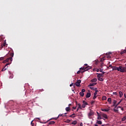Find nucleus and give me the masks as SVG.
<instances>
[{
    "label": "nucleus",
    "instance_id": "ddd939ff",
    "mask_svg": "<svg viewBox=\"0 0 126 126\" xmlns=\"http://www.w3.org/2000/svg\"><path fill=\"white\" fill-rule=\"evenodd\" d=\"M97 77H103L104 76V75L102 74H100V73H97Z\"/></svg>",
    "mask_w": 126,
    "mask_h": 126
},
{
    "label": "nucleus",
    "instance_id": "a211bd4d",
    "mask_svg": "<svg viewBox=\"0 0 126 126\" xmlns=\"http://www.w3.org/2000/svg\"><path fill=\"white\" fill-rule=\"evenodd\" d=\"M126 50H124L123 51H121L120 54L121 55H124V54H126Z\"/></svg>",
    "mask_w": 126,
    "mask_h": 126
},
{
    "label": "nucleus",
    "instance_id": "680f3d73",
    "mask_svg": "<svg viewBox=\"0 0 126 126\" xmlns=\"http://www.w3.org/2000/svg\"><path fill=\"white\" fill-rule=\"evenodd\" d=\"M84 65H86V66H87V64H85Z\"/></svg>",
    "mask_w": 126,
    "mask_h": 126
},
{
    "label": "nucleus",
    "instance_id": "cd10ccee",
    "mask_svg": "<svg viewBox=\"0 0 126 126\" xmlns=\"http://www.w3.org/2000/svg\"><path fill=\"white\" fill-rule=\"evenodd\" d=\"M14 55V54L13 53H11L10 54V57H10V58H12H12H13Z\"/></svg>",
    "mask_w": 126,
    "mask_h": 126
},
{
    "label": "nucleus",
    "instance_id": "bb28decb",
    "mask_svg": "<svg viewBox=\"0 0 126 126\" xmlns=\"http://www.w3.org/2000/svg\"><path fill=\"white\" fill-rule=\"evenodd\" d=\"M79 94H80V96H81V97H83V96H84V93H83L80 92L79 93Z\"/></svg>",
    "mask_w": 126,
    "mask_h": 126
},
{
    "label": "nucleus",
    "instance_id": "052dcab7",
    "mask_svg": "<svg viewBox=\"0 0 126 126\" xmlns=\"http://www.w3.org/2000/svg\"><path fill=\"white\" fill-rule=\"evenodd\" d=\"M79 108H77V110H76V112H78V109H79Z\"/></svg>",
    "mask_w": 126,
    "mask_h": 126
},
{
    "label": "nucleus",
    "instance_id": "b1692460",
    "mask_svg": "<svg viewBox=\"0 0 126 126\" xmlns=\"http://www.w3.org/2000/svg\"><path fill=\"white\" fill-rule=\"evenodd\" d=\"M70 110V108L69 107H66L65 108V110L67 111V112H68V111H69Z\"/></svg>",
    "mask_w": 126,
    "mask_h": 126
},
{
    "label": "nucleus",
    "instance_id": "72a5a7b5",
    "mask_svg": "<svg viewBox=\"0 0 126 126\" xmlns=\"http://www.w3.org/2000/svg\"><path fill=\"white\" fill-rule=\"evenodd\" d=\"M84 92H85V89H82L81 93H84Z\"/></svg>",
    "mask_w": 126,
    "mask_h": 126
},
{
    "label": "nucleus",
    "instance_id": "4468645a",
    "mask_svg": "<svg viewBox=\"0 0 126 126\" xmlns=\"http://www.w3.org/2000/svg\"><path fill=\"white\" fill-rule=\"evenodd\" d=\"M119 95H120V98H122V97H123V95H124V94L121 91H120Z\"/></svg>",
    "mask_w": 126,
    "mask_h": 126
},
{
    "label": "nucleus",
    "instance_id": "2f4dec72",
    "mask_svg": "<svg viewBox=\"0 0 126 126\" xmlns=\"http://www.w3.org/2000/svg\"><path fill=\"white\" fill-rule=\"evenodd\" d=\"M103 65H104V63H102L101 65H100L101 68H103Z\"/></svg>",
    "mask_w": 126,
    "mask_h": 126
},
{
    "label": "nucleus",
    "instance_id": "7ed1b4c3",
    "mask_svg": "<svg viewBox=\"0 0 126 126\" xmlns=\"http://www.w3.org/2000/svg\"><path fill=\"white\" fill-rule=\"evenodd\" d=\"M80 83H81V80H77V82L75 83L76 86H77V87H80Z\"/></svg>",
    "mask_w": 126,
    "mask_h": 126
},
{
    "label": "nucleus",
    "instance_id": "1a4fd4ad",
    "mask_svg": "<svg viewBox=\"0 0 126 126\" xmlns=\"http://www.w3.org/2000/svg\"><path fill=\"white\" fill-rule=\"evenodd\" d=\"M91 96V94L90 93V92H88L87 93L86 95V98H89Z\"/></svg>",
    "mask_w": 126,
    "mask_h": 126
},
{
    "label": "nucleus",
    "instance_id": "864d4df0",
    "mask_svg": "<svg viewBox=\"0 0 126 126\" xmlns=\"http://www.w3.org/2000/svg\"><path fill=\"white\" fill-rule=\"evenodd\" d=\"M95 92H96V93H98V92H99V91L96 90L95 91Z\"/></svg>",
    "mask_w": 126,
    "mask_h": 126
},
{
    "label": "nucleus",
    "instance_id": "774afa93",
    "mask_svg": "<svg viewBox=\"0 0 126 126\" xmlns=\"http://www.w3.org/2000/svg\"><path fill=\"white\" fill-rule=\"evenodd\" d=\"M125 67L126 68V63L125 64Z\"/></svg>",
    "mask_w": 126,
    "mask_h": 126
},
{
    "label": "nucleus",
    "instance_id": "f704fd0d",
    "mask_svg": "<svg viewBox=\"0 0 126 126\" xmlns=\"http://www.w3.org/2000/svg\"><path fill=\"white\" fill-rule=\"evenodd\" d=\"M96 98H97V95H95L94 94L93 99H96Z\"/></svg>",
    "mask_w": 126,
    "mask_h": 126
},
{
    "label": "nucleus",
    "instance_id": "69168bd1",
    "mask_svg": "<svg viewBox=\"0 0 126 126\" xmlns=\"http://www.w3.org/2000/svg\"><path fill=\"white\" fill-rule=\"evenodd\" d=\"M95 64H98V63H97V62H95Z\"/></svg>",
    "mask_w": 126,
    "mask_h": 126
},
{
    "label": "nucleus",
    "instance_id": "338daca9",
    "mask_svg": "<svg viewBox=\"0 0 126 126\" xmlns=\"http://www.w3.org/2000/svg\"><path fill=\"white\" fill-rule=\"evenodd\" d=\"M109 54L110 55H111V54H112V53H109Z\"/></svg>",
    "mask_w": 126,
    "mask_h": 126
},
{
    "label": "nucleus",
    "instance_id": "49530a36",
    "mask_svg": "<svg viewBox=\"0 0 126 126\" xmlns=\"http://www.w3.org/2000/svg\"><path fill=\"white\" fill-rule=\"evenodd\" d=\"M96 113H97V116H100V114H99V113H98V112H96Z\"/></svg>",
    "mask_w": 126,
    "mask_h": 126
},
{
    "label": "nucleus",
    "instance_id": "9b49d317",
    "mask_svg": "<svg viewBox=\"0 0 126 126\" xmlns=\"http://www.w3.org/2000/svg\"><path fill=\"white\" fill-rule=\"evenodd\" d=\"M107 101L108 102V103L111 104L112 103V98H111V97H109L107 99Z\"/></svg>",
    "mask_w": 126,
    "mask_h": 126
},
{
    "label": "nucleus",
    "instance_id": "0e129e2a",
    "mask_svg": "<svg viewBox=\"0 0 126 126\" xmlns=\"http://www.w3.org/2000/svg\"><path fill=\"white\" fill-rule=\"evenodd\" d=\"M70 106H71V104H69V107Z\"/></svg>",
    "mask_w": 126,
    "mask_h": 126
},
{
    "label": "nucleus",
    "instance_id": "6e6552de",
    "mask_svg": "<svg viewBox=\"0 0 126 126\" xmlns=\"http://www.w3.org/2000/svg\"><path fill=\"white\" fill-rule=\"evenodd\" d=\"M97 84V83H92V84H90L88 87H91L92 86H95V85H96Z\"/></svg>",
    "mask_w": 126,
    "mask_h": 126
},
{
    "label": "nucleus",
    "instance_id": "7c9ffc66",
    "mask_svg": "<svg viewBox=\"0 0 126 126\" xmlns=\"http://www.w3.org/2000/svg\"><path fill=\"white\" fill-rule=\"evenodd\" d=\"M126 117H123V118L122 119V121L123 122H124V121H126Z\"/></svg>",
    "mask_w": 126,
    "mask_h": 126
},
{
    "label": "nucleus",
    "instance_id": "de8ad7c7",
    "mask_svg": "<svg viewBox=\"0 0 126 126\" xmlns=\"http://www.w3.org/2000/svg\"><path fill=\"white\" fill-rule=\"evenodd\" d=\"M99 69H97L96 70V71H97V72H99Z\"/></svg>",
    "mask_w": 126,
    "mask_h": 126
},
{
    "label": "nucleus",
    "instance_id": "09e8293b",
    "mask_svg": "<svg viewBox=\"0 0 126 126\" xmlns=\"http://www.w3.org/2000/svg\"><path fill=\"white\" fill-rule=\"evenodd\" d=\"M80 126H83V124H82V123H81L80 124Z\"/></svg>",
    "mask_w": 126,
    "mask_h": 126
},
{
    "label": "nucleus",
    "instance_id": "a19ab883",
    "mask_svg": "<svg viewBox=\"0 0 126 126\" xmlns=\"http://www.w3.org/2000/svg\"><path fill=\"white\" fill-rule=\"evenodd\" d=\"M31 124L32 126H34V123H33V121H32Z\"/></svg>",
    "mask_w": 126,
    "mask_h": 126
},
{
    "label": "nucleus",
    "instance_id": "4c0bfd02",
    "mask_svg": "<svg viewBox=\"0 0 126 126\" xmlns=\"http://www.w3.org/2000/svg\"><path fill=\"white\" fill-rule=\"evenodd\" d=\"M99 71H100V72H103V68H101L100 69Z\"/></svg>",
    "mask_w": 126,
    "mask_h": 126
},
{
    "label": "nucleus",
    "instance_id": "c756f323",
    "mask_svg": "<svg viewBox=\"0 0 126 126\" xmlns=\"http://www.w3.org/2000/svg\"><path fill=\"white\" fill-rule=\"evenodd\" d=\"M5 70H6V68H5V67H4V68H3L1 70V71H5Z\"/></svg>",
    "mask_w": 126,
    "mask_h": 126
},
{
    "label": "nucleus",
    "instance_id": "3c124183",
    "mask_svg": "<svg viewBox=\"0 0 126 126\" xmlns=\"http://www.w3.org/2000/svg\"><path fill=\"white\" fill-rule=\"evenodd\" d=\"M104 61H105V59L104 58H102V59L101 60V62H102V61L103 62Z\"/></svg>",
    "mask_w": 126,
    "mask_h": 126
},
{
    "label": "nucleus",
    "instance_id": "13d9d810",
    "mask_svg": "<svg viewBox=\"0 0 126 126\" xmlns=\"http://www.w3.org/2000/svg\"><path fill=\"white\" fill-rule=\"evenodd\" d=\"M114 112H118V110L114 109Z\"/></svg>",
    "mask_w": 126,
    "mask_h": 126
},
{
    "label": "nucleus",
    "instance_id": "2eb2a0df",
    "mask_svg": "<svg viewBox=\"0 0 126 126\" xmlns=\"http://www.w3.org/2000/svg\"><path fill=\"white\" fill-rule=\"evenodd\" d=\"M55 124H56V122H55L54 121H50L48 125H55Z\"/></svg>",
    "mask_w": 126,
    "mask_h": 126
},
{
    "label": "nucleus",
    "instance_id": "e433bc0d",
    "mask_svg": "<svg viewBox=\"0 0 126 126\" xmlns=\"http://www.w3.org/2000/svg\"><path fill=\"white\" fill-rule=\"evenodd\" d=\"M3 60H4L3 57H0V61H3Z\"/></svg>",
    "mask_w": 126,
    "mask_h": 126
},
{
    "label": "nucleus",
    "instance_id": "5701e85b",
    "mask_svg": "<svg viewBox=\"0 0 126 126\" xmlns=\"http://www.w3.org/2000/svg\"><path fill=\"white\" fill-rule=\"evenodd\" d=\"M70 118H75V114H73L69 116Z\"/></svg>",
    "mask_w": 126,
    "mask_h": 126
},
{
    "label": "nucleus",
    "instance_id": "412c9836",
    "mask_svg": "<svg viewBox=\"0 0 126 126\" xmlns=\"http://www.w3.org/2000/svg\"><path fill=\"white\" fill-rule=\"evenodd\" d=\"M102 99L103 100H107V97L106 96H103Z\"/></svg>",
    "mask_w": 126,
    "mask_h": 126
},
{
    "label": "nucleus",
    "instance_id": "603ef678",
    "mask_svg": "<svg viewBox=\"0 0 126 126\" xmlns=\"http://www.w3.org/2000/svg\"><path fill=\"white\" fill-rule=\"evenodd\" d=\"M73 85V83L70 84V87H71V86H72Z\"/></svg>",
    "mask_w": 126,
    "mask_h": 126
},
{
    "label": "nucleus",
    "instance_id": "ea45409f",
    "mask_svg": "<svg viewBox=\"0 0 126 126\" xmlns=\"http://www.w3.org/2000/svg\"><path fill=\"white\" fill-rule=\"evenodd\" d=\"M9 64H10V63H6V64L5 65V66L8 65Z\"/></svg>",
    "mask_w": 126,
    "mask_h": 126
},
{
    "label": "nucleus",
    "instance_id": "0eeeda50",
    "mask_svg": "<svg viewBox=\"0 0 126 126\" xmlns=\"http://www.w3.org/2000/svg\"><path fill=\"white\" fill-rule=\"evenodd\" d=\"M93 115H94V112H93L92 110H91L90 113L88 114L89 117H91V116H93Z\"/></svg>",
    "mask_w": 126,
    "mask_h": 126
},
{
    "label": "nucleus",
    "instance_id": "79ce46f5",
    "mask_svg": "<svg viewBox=\"0 0 126 126\" xmlns=\"http://www.w3.org/2000/svg\"><path fill=\"white\" fill-rule=\"evenodd\" d=\"M113 66L112 65V64H110L109 65V67H111V68H113Z\"/></svg>",
    "mask_w": 126,
    "mask_h": 126
},
{
    "label": "nucleus",
    "instance_id": "c9c22d12",
    "mask_svg": "<svg viewBox=\"0 0 126 126\" xmlns=\"http://www.w3.org/2000/svg\"><path fill=\"white\" fill-rule=\"evenodd\" d=\"M121 102H122V101H120L116 104V106H118V105H120V104H121Z\"/></svg>",
    "mask_w": 126,
    "mask_h": 126
},
{
    "label": "nucleus",
    "instance_id": "a878e982",
    "mask_svg": "<svg viewBox=\"0 0 126 126\" xmlns=\"http://www.w3.org/2000/svg\"><path fill=\"white\" fill-rule=\"evenodd\" d=\"M97 120H102V117H101V115L97 116Z\"/></svg>",
    "mask_w": 126,
    "mask_h": 126
},
{
    "label": "nucleus",
    "instance_id": "e2e57ef3",
    "mask_svg": "<svg viewBox=\"0 0 126 126\" xmlns=\"http://www.w3.org/2000/svg\"><path fill=\"white\" fill-rule=\"evenodd\" d=\"M121 110H122V111H124V108H122Z\"/></svg>",
    "mask_w": 126,
    "mask_h": 126
},
{
    "label": "nucleus",
    "instance_id": "c85d7f7f",
    "mask_svg": "<svg viewBox=\"0 0 126 126\" xmlns=\"http://www.w3.org/2000/svg\"><path fill=\"white\" fill-rule=\"evenodd\" d=\"M78 109H82V107H81V105L80 104H78Z\"/></svg>",
    "mask_w": 126,
    "mask_h": 126
},
{
    "label": "nucleus",
    "instance_id": "f03ea898",
    "mask_svg": "<svg viewBox=\"0 0 126 126\" xmlns=\"http://www.w3.org/2000/svg\"><path fill=\"white\" fill-rule=\"evenodd\" d=\"M92 67L90 66H87L86 67L84 66L83 67H81L80 69L81 70H79L77 72V74H79L80 72H82V73H83V72H85V71H87V70H89V69H91Z\"/></svg>",
    "mask_w": 126,
    "mask_h": 126
},
{
    "label": "nucleus",
    "instance_id": "9d476101",
    "mask_svg": "<svg viewBox=\"0 0 126 126\" xmlns=\"http://www.w3.org/2000/svg\"><path fill=\"white\" fill-rule=\"evenodd\" d=\"M97 82V78H94L91 80V82Z\"/></svg>",
    "mask_w": 126,
    "mask_h": 126
},
{
    "label": "nucleus",
    "instance_id": "37998d69",
    "mask_svg": "<svg viewBox=\"0 0 126 126\" xmlns=\"http://www.w3.org/2000/svg\"><path fill=\"white\" fill-rule=\"evenodd\" d=\"M113 95H117V92L113 93Z\"/></svg>",
    "mask_w": 126,
    "mask_h": 126
},
{
    "label": "nucleus",
    "instance_id": "aec40b11",
    "mask_svg": "<svg viewBox=\"0 0 126 126\" xmlns=\"http://www.w3.org/2000/svg\"><path fill=\"white\" fill-rule=\"evenodd\" d=\"M101 111H102V112H109V109H101Z\"/></svg>",
    "mask_w": 126,
    "mask_h": 126
},
{
    "label": "nucleus",
    "instance_id": "dca6fc26",
    "mask_svg": "<svg viewBox=\"0 0 126 126\" xmlns=\"http://www.w3.org/2000/svg\"><path fill=\"white\" fill-rule=\"evenodd\" d=\"M90 89H91V90H93L94 91L97 90V89L96 88L90 87Z\"/></svg>",
    "mask_w": 126,
    "mask_h": 126
},
{
    "label": "nucleus",
    "instance_id": "58836bf2",
    "mask_svg": "<svg viewBox=\"0 0 126 126\" xmlns=\"http://www.w3.org/2000/svg\"><path fill=\"white\" fill-rule=\"evenodd\" d=\"M95 103V101H91V104L93 105V104H94Z\"/></svg>",
    "mask_w": 126,
    "mask_h": 126
},
{
    "label": "nucleus",
    "instance_id": "5fc2aeb1",
    "mask_svg": "<svg viewBox=\"0 0 126 126\" xmlns=\"http://www.w3.org/2000/svg\"><path fill=\"white\" fill-rule=\"evenodd\" d=\"M102 72V74H103V75H104V74H105V72L102 71V72Z\"/></svg>",
    "mask_w": 126,
    "mask_h": 126
},
{
    "label": "nucleus",
    "instance_id": "39448f33",
    "mask_svg": "<svg viewBox=\"0 0 126 126\" xmlns=\"http://www.w3.org/2000/svg\"><path fill=\"white\" fill-rule=\"evenodd\" d=\"M83 104L82 105V108H85V107H86L87 105H88V103H87L86 101H85V100H83Z\"/></svg>",
    "mask_w": 126,
    "mask_h": 126
},
{
    "label": "nucleus",
    "instance_id": "4d7b16f0",
    "mask_svg": "<svg viewBox=\"0 0 126 126\" xmlns=\"http://www.w3.org/2000/svg\"><path fill=\"white\" fill-rule=\"evenodd\" d=\"M6 44H5V43H4L3 44V46H4V47H5V45H6Z\"/></svg>",
    "mask_w": 126,
    "mask_h": 126
},
{
    "label": "nucleus",
    "instance_id": "6ab92c4d",
    "mask_svg": "<svg viewBox=\"0 0 126 126\" xmlns=\"http://www.w3.org/2000/svg\"><path fill=\"white\" fill-rule=\"evenodd\" d=\"M96 124L98 125H102V121H97Z\"/></svg>",
    "mask_w": 126,
    "mask_h": 126
},
{
    "label": "nucleus",
    "instance_id": "8fccbe9b",
    "mask_svg": "<svg viewBox=\"0 0 126 126\" xmlns=\"http://www.w3.org/2000/svg\"><path fill=\"white\" fill-rule=\"evenodd\" d=\"M73 109L74 110H76V107H73Z\"/></svg>",
    "mask_w": 126,
    "mask_h": 126
},
{
    "label": "nucleus",
    "instance_id": "bf43d9fd",
    "mask_svg": "<svg viewBox=\"0 0 126 126\" xmlns=\"http://www.w3.org/2000/svg\"><path fill=\"white\" fill-rule=\"evenodd\" d=\"M101 126H106V124H104V125H101Z\"/></svg>",
    "mask_w": 126,
    "mask_h": 126
},
{
    "label": "nucleus",
    "instance_id": "20e7f679",
    "mask_svg": "<svg viewBox=\"0 0 126 126\" xmlns=\"http://www.w3.org/2000/svg\"><path fill=\"white\" fill-rule=\"evenodd\" d=\"M9 61L10 62H11L12 61V58H7L5 60H4L3 62V63H7V62H9Z\"/></svg>",
    "mask_w": 126,
    "mask_h": 126
},
{
    "label": "nucleus",
    "instance_id": "423d86ee",
    "mask_svg": "<svg viewBox=\"0 0 126 126\" xmlns=\"http://www.w3.org/2000/svg\"><path fill=\"white\" fill-rule=\"evenodd\" d=\"M101 115L103 117V118H104V119H108V116H107V114L104 113H101Z\"/></svg>",
    "mask_w": 126,
    "mask_h": 126
},
{
    "label": "nucleus",
    "instance_id": "f8f14e48",
    "mask_svg": "<svg viewBox=\"0 0 126 126\" xmlns=\"http://www.w3.org/2000/svg\"><path fill=\"white\" fill-rule=\"evenodd\" d=\"M59 119V117H55V118H52L49 119L47 122H49V121H51V120H58Z\"/></svg>",
    "mask_w": 126,
    "mask_h": 126
},
{
    "label": "nucleus",
    "instance_id": "393cba45",
    "mask_svg": "<svg viewBox=\"0 0 126 126\" xmlns=\"http://www.w3.org/2000/svg\"><path fill=\"white\" fill-rule=\"evenodd\" d=\"M77 124V121H74L73 122H72V125H76Z\"/></svg>",
    "mask_w": 126,
    "mask_h": 126
},
{
    "label": "nucleus",
    "instance_id": "f257e3e1",
    "mask_svg": "<svg viewBox=\"0 0 126 126\" xmlns=\"http://www.w3.org/2000/svg\"><path fill=\"white\" fill-rule=\"evenodd\" d=\"M112 70H117L120 72H126V67L122 66H119V67L113 66L112 67Z\"/></svg>",
    "mask_w": 126,
    "mask_h": 126
},
{
    "label": "nucleus",
    "instance_id": "6e6d98bb",
    "mask_svg": "<svg viewBox=\"0 0 126 126\" xmlns=\"http://www.w3.org/2000/svg\"><path fill=\"white\" fill-rule=\"evenodd\" d=\"M124 97H125V98H126V94H124Z\"/></svg>",
    "mask_w": 126,
    "mask_h": 126
},
{
    "label": "nucleus",
    "instance_id": "473e14b6",
    "mask_svg": "<svg viewBox=\"0 0 126 126\" xmlns=\"http://www.w3.org/2000/svg\"><path fill=\"white\" fill-rule=\"evenodd\" d=\"M59 117H64V116H63V114H60L59 115V116H58V117L57 118H59Z\"/></svg>",
    "mask_w": 126,
    "mask_h": 126
},
{
    "label": "nucleus",
    "instance_id": "c03bdc74",
    "mask_svg": "<svg viewBox=\"0 0 126 126\" xmlns=\"http://www.w3.org/2000/svg\"><path fill=\"white\" fill-rule=\"evenodd\" d=\"M97 93L96 92H94V95H96V96H97Z\"/></svg>",
    "mask_w": 126,
    "mask_h": 126
},
{
    "label": "nucleus",
    "instance_id": "a18cd8bd",
    "mask_svg": "<svg viewBox=\"0 0 126 126\" xmlns=\"http://www.w3.org/2000/svg\"><path fill=\"white\" fill-rule=\"evenodd\" d=\"M67 123H70V120H67Z\"/></svg>",
    "mask_w": 126,
    "mask_h": 126
},
{
    "label": "nucleus",
    "instance_id": "4be33fe9",
    "mask_svg": "<svg viewBox=\"0 0 126 126\" xmlns=\"http://www.w3.org/2000/svg\"><path fill=\"white\" fill-rule=\"evenodd\" d=\"M113 104H114V106H117V100H114L113 101Z\"/></svg>",
    "mask_w": 126,
    "mask_h": 126
},
{
    "label": "nucleus",
    "instance_id": "f3484780",
    "mask_svg": "<svg viewBox=\"0 0 126 126\" xmlns=\"http://www.w3.org/2000/svg\"><path fill=\"white\" fill-rule=\"evenodd\" d=\"M97 79L99 81H104V79H103V78L98 77Z\"/></svg>",
    "mask_w": 126,
    "mask_h": 126
}]
</instances>
